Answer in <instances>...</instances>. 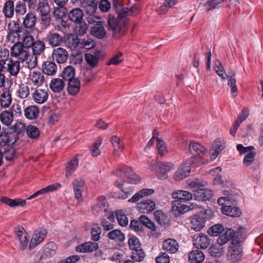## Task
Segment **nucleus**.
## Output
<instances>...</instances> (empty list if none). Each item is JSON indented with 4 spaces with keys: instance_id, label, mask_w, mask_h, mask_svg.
<instances>
[{
    "instance_id": "1",
    "label": "nucleus",
    "mask_w": 263,
    "mask_h": 263,
    "mask_svg": "<svg viewBox=\"0 0 263 263\" xmlns=\"http://www.w3.org/2000/svg\"><path fill=\"white\" fill-rule=\"evenodd\" d=\"M138 8L132 7L130 10H124L122 12H117L118 16L117 18L112 15H109L108 19V25L110 30H111L112 35L115 38H120L124 34L126 31V23L127 15L137 13Z\"/></svg>"
},
{
    "instance_id": "2",
    "label": "nucleus",
    "mask_w": 263,
    "mask_h": 263,
    "mask_svg": "<svg viewBox=\"0 0 263 263\" xmlns=\"http://www.w3.org/2000/svg\"><path fill=\"white\" fill-rule=\"evenodd\" d=\"M189 151L192 155L188 159L190 164L197 167L208 163V150L199 143L191 141L189 145Z\"/></svg>"
},
{
    "instance_id": "3",
    "label": "nucleus",
    "mask_w": 263,
    "mask_h": 263,
    "mask_svg": "<svg viewBox=\"0 0 263 263\" xmlns=\"http://www.w3.org/2000/svg\"><path fill=\"white\" fill-rule=\"evenodd\" d=\"M242 249L238 239H233L231 242L227 254L228 260L230 263H238L242 256Z\"/></svg>"
},
{
    "instance_id": "4",
    "label": "nucleus",
    "mask_w": 263,
    "mask_h": 263,
    "mask_svg": "<svg viewBox=\"0 0 263 263\" xmlns=\"http://www.w3.org/2000/svg\"><path fill=\"white\" fill-rule=\"evenodd\" d=\"M115 174L125 182L136 184L140 182L141 178L135 174L130 167H125L117 170Z\"/></svg>"
},
{
    "instance_id": "5",
    "label": "nucleus",
    "mask_w": 263,
    "mask_h": 263,
    "mask_svg": "<svg viewBox=\"0 0 263 263\" xmlns=\"http://www.w3.org/2000/svg\"><path fill=\"white\" fill-rule=\"evenodd\" d=\"M204 1L206 6L207 11H210L212 9H218L220 7L236 6L239 4V0H204Z\"/></svg>"
},
{
    "instance_id": "6",
    "label": "nucleus",
    "mask_w": 263,
    "mask_h": 263,
    "mask_svg": "<svg viewBox=\"0 0 263 263\" xmlns=\"http://www.w3.org/2000/svg\"><path fill=\"white\" fill-rule=\"evenodd\" d=\"M11 55L18 58L22 62L28 60L31 56L29 50L21 42H17L11 47Z\"/></svg>"
},
{
    "instance_id": "7",
    "label": "nucleus",
    "mask_w": 263,
    "mask_h": 263,
    "mask_svg": "<svg viewBox=\"0 0 263 263\" xmlns=\"http://www.w3.org/2000/svg\"><path fill=\"white\" fill-rule=\"evenodd\" d=\"M156 173L159 179L165 180L167 178V173L174 168V165L171 162H158Z\"/></svg>"
},
{
    "instance_id": "8",
    "label": "nucleus",
    "mask_w": 263,
    "mask_h": 263,
    "mask_svg": "<svg viewBox=\"0 0 263 263\" xmlns=\"http://www.w3.org/2000/svg\"><path fill=\"white\" fill-rule=\"evenodd\" d=\"M47 234V231L45 229L41 228L36 230L29 243V250H33L36 246L42 242L45 239Z\"/></svg>"
},
{
    "instance_id": "9",
    "label": "nucleus",
    "mask_w": 263,
    "mask_h": 263,
    "mask_svg": "<svg viewBox=\"0 0 263 263\" xmlns=\"http://www.w3.org/2000/svg\"><path fill=\"white\" fill-rule=\"evenodd\" d=\"M191 165H193L189 163V160L181 164L174 175V179L176 181H179L187 177L191 172Z\"/></svg>"
},
{
    "instance_id": "10",
    "label": "nucleus",
    "mask_w": 263,
    "mask_h": 263,
    "mask_svg": "<svg viewBox=\"0 0 263 263\" xmlns=\"http://www.w3.org/2000/svg\"><path fill=\"white\" fill-rule=\"evenodd\" d=\"M44 40L52 47L60 46L64 41L61 35L53 31H49L46 35Z\"/></svg>"
},
{
    "instance_id": "11",
    "label": "nucleus",
    "mask_w": 263,
    "mask_h": 263,
    "mask_svg": "<svg viewBox=\"0 0 263 263\" xmlns=\"http://www.w3.org/2000/svg\"><path fill=\"white\" fill-rule=\"evenodd\" d=\"M172 206L173 211L178 212V214H183L194 209L193 203L188 205V203L179 199H175L173 201Z\"/></svg>"
},
{
    "instance_id": "12",
    "label": "nucleus",
    "mask_w": 263,
    "mask_h": 263,
    "mask_svg": "<svg viewBox=\"0 0 263 263\" xmlns=\"http://www.w3.org/2000/svg\"><path fill=\"white\" fill-rule=\"evenodd\" d=\"M108 208V204L106 198L101 196L98 198L96 204L92 207V213L95 215H98L106 212Z\"/></svg>"
},
{
    "instance_id": "13",
    "label": "nucleus",
    "mask_w": 263,
    "mask_h": 263,
    "mask_svg": "<svg viewBox=\"0 0 263 263\" xmlns=\"http://www.w3.org/2000/svg\"><path fill=\"white\" fill-rule=\"evenodd\" d=\"M84 13L81 9L74 8L71 9L67 13V16L69 20L76 24L83 23Z\"/></svg>"
},
{
    "instance_id": "14",
    "label": "nucleus",
    "mask_w": 263,
    "mask_h": 263,
    "mask_svg": "<svg viewBox=\"0 0 263 263\" xmlns=\"http://www.w3.org/2000/svg\"><path fill=\"white\" fill-rule=\"evenodd\" d=\"M44 73L41 71H33L29 75L28 81L30 85L39 87L44 82Z\"/></svg>"
},
{
    "instance_id": "15",
    "label": "nucleus",
    "mask_w": 263,
    "mask_h": 263,
    "mask_svg": "<svg viewBox=\"0 0 263 263\" xmlns=\"http://www.w3.org/2000/svg\"><path fill=\"white\" fill-rule=\"evenodd\" d=\"M68 57L67 51L63 48L58 47L53 49L52 57L54 61L59 64H63L66 62Z\"/></svg>"
},
{
    "instance_id": "16",
    "label": "nucleus",
    "mask_w": 263,
    "mask_h": 263,
    "mask_svg": "<svg viewBox=\"0 0 263 263\" xmlns=\"http://www.w3.org/2000/svg\"><path fill=\"white\" fill-rule=\"evenodd\" d=\"M225 196L221 197L218 199V202L220 205H231L236 202L239 196L238 194H233L228 191H225L223 193Z\"/></svg>"
},
{
    "instance_id": "17",
    "label": "nucleus",
    "mask_w": 263,
    "mask_h": 263,
    "mask_svg": "<svg viewBox=\"0 0 263 263\" xmlns=\"http://www.w3.org/2000/svg\"><path fill=\"white\" fill-rule=\"evenodd\" d=\"M49 97L48 89H36L32 93L34 101L38 104H43L47 101Z\"/></svg>"
},
{
    "instance_id": "18",
    "label": "nucleus",
    "mask_w": 263,
    "mask_h": 263,
    "mask_svg": "<svg viewBox=\"0 0 263 263\" xmlns=\"http://www.w3.org/2000/svg\"><path fill=\"white\" fill-rule=\"evenodd\" d=\"M210 240L208 236L203 233H200L195 236L193 240V245L197 249H206L210 245Z\"/></svg>"
},
{
    "instance_id": "19",
    "label": "nucleus",
    "mask_w": 263,
    "mask_h": 263,
    "mask_svg": "<svg viewBox=\"0 0 263 263\" xmlns=\"http://www.w3.org/2000/svg\"><path fill=\"white\" fill-rule=\"evenodd\" d=\"M156 208L155 202L151 199L143 200L137 205V209L141 213H148L153 211Z\"/></svg>"
},
{
    "instance_id": "20",
    "label": "nucleus",
    "mask_w": 263,
    "mask_h": 263,
    "mask_svg": "<svg viewBox=\"0 0 263 263\" xmlns=\"http://www.w3.org/2000/svg\"><path fill=\"white\" fill-rule=\"evenodd\" d=\"M98 248V243L88 241L77 246L76 248V251L80 253H90L97 250Z\"/></svg>"
},
{
    "instance_id": "21",
    "label": "nucleus",
    "mask_w": 263,
    "mask_h": 263,
    "mask_svg": "<svg viewBox=\"0 0 263 263\" xmlns=\"http://www.w3.org/2000/svg\"><path fill=\"white\" fill-rule=\"evenodd\" d=\"M193 196L199 201L209 200L213 196V192L208 189H198L194 191Z\"/></svg>"
},
{
    "instance_id": "22",
    "label": "nucleus",
    "mask_w": 263,
    "mask_h": 263,
    "mask_svg": "<svg viewBox=\"0 0 263 263\" xmlns=\"http://www.w3.org/2000/svg\"><path fill=\"white\" fill-rule=\"evenodd\" d=\"M178 243L174 239L168 238L163 242V250L169 253L174 254L176 253L178 250Z\"/></svg>"
},
{
    "instance_id": "23",
    "label": "nucleus",
    "mask_w": 263,
    "mask_h": 263,
    "mask_svg": "<svg viewBox=\"0 0 263 263\" xmlns=\"http://www.w3.org/2000/svg\"><path fill=\"white\" fill-rule=\"evenodd\" d=\"M18 39L21 41V43L23 44V46L28 50L33 45L35 42L33 36L27 29L25 30L23 33L20 34Z\"/></svg>"
},
{
    "instance_id": "24",
    "label": "nucleus",
    "mask_w": 263,
    "mask_h": 263,
    "mask_svg": "<svg viewBox=\"0 0 263 263\" xmlns=\"http://www.w3.org/2000/svg\"><path fill=\"white\" fill-rule=\"evenodd\" d=\"M80 41L81 40L77 35L70 33L65 35V44L69 48H80Z\"/></svg>"
},
{
    "instance_id": "25",
    "label": "nucleus",
    "mask_w": 263,
    "mask_h": 263,
    "mask_svg": "<svg viewBox=\"0 0 263 263\" xmlns=\"http://www.w3.org/2000/svg\"><path fill=\"white\" fill-rule=\"evenodd\" d=\"M223 214L231 217H238L242 214L241 210L238 208L231 205H224L221 208Z\"/></svg>"
},
{
    "instance_id": "26",
    "label": "nucleus",
    "mask_w": 263,
    "mask_h": 263,
    "mask_svg": "<svg viewBox=\"0 0 263 263\" xmlns=\"http://www.w3.org/2000/svg\"><path fill=\"white\" fill-rule=\"evenodd\" d=\"M103 22L100 24H96L91 28L90 32L92 35L99 39L104 37L106 34V31L103 26Z\"/></svg>"
},
{
    "instance_id": "27",
    "label": "nucleus",
    "mask_w": 263,
    "mask_h": 263,
    "mask_svg": "<svg viewBox=\"0 0 263 263\" xmlns=\"http://www.w3.org/2000/svg\"><path fill=\"white\" fill-rule=\"evenodd\" d=\"M80 88L81 83L79 79L75 78L68 81L67 89L69 95H77L80 91Z\"/></svg>"
},
{
    "instance_id": "28",
    "label": "nucleus",
    "mask_w": 263,
    "mask_h": 263,
    "mask_svg": "<svg viewBox=\"0 0 263 263\" xmlns=\"http://www.w3.org/2000/svg\"><path fill=\"white\" fill-rule=\"evenodd\" d=\"M43 73L48 76H54L58 71L56 64L52 61H47L42 65Z\"/></svg>"
},
{
    "instance_id": "29",
    "label": "nucleus",
    "mask_w": 263,
    "mask_h": 263,
    "mask_svg": "<svg viewBox=\"0 0 263 263\" xmlns=\"http://www.w3.org/2000/svg\"><path fill=\"white\" fill-rule=\"evenodd\" d=\"M205 220L203 217L200 215H194L190 223V227L195 231H200L204 227Z\"/></svg>"
},
{
    "instance_id": "30",
    "label": "nucleus",
    "mask_w": 263,
    "mask_h": 263,
    "mask_svg": "<svg viewBox=\"0 0 263 263\" xmlns=\"http://www.w3.org/2000/svg\"><path fill=\"white\" fill-rule=\"evenodd\" d=\"M193 195L188 191L178 190L173 193L172 197L174 199H179L189 204V201L193 198Z\"/></svg>"
},
{
    "instance_id": "31",
    "label": "nucleus",
    "mask_w": 263,
    "mask_h": 263,
    "mask_svg": "<svg viewBox=\"0 0 263 263\" xmlns=\"http://www.w3.org/2000/svg\"><path fill=\"white\" fill-rule=\"evenodd\" d=\"M235 235V232L233 230L228 229L217 239V242L220 246H222L230 240H231L232 241L233 239H238L234 237Z\"/></svg>"
},
{
    "instance_id": "32",
    "label": "nucleus",
    "mask_w": 263,
    "mask_h": 263,
    "mask_svg": "<svg viewBox=\"0 0 263 263\" xmlns=\"http://www.w3.org/2000/svg\"><path fill=\"white\" fill-rule=\"evenodd\" d=\"M204 258V255L200 250H193L188 255V259L190 263H202Z\"/></svg>"
},
{
    "instance_id": "33",
    "label": "nucleus",
    "mask_w": 263,
    "mask_h": 263,
    "mask_svg": "<svg viewBox=\"0 0 263 263\" xmlns=\"http://www.w3.org/2000/svg\"><path fill=\"white\" fill-rule=\"evenodd\" d=\"M83 185L84 182L81 179H75L72 183L74 197L79 201L82 200V192Z\"/></svg>"
},
{
    "instance_id": "34",
    "label": "nucleus",
    "mask_w": 263,
    "mask_h": 263,
    "mask_svg": "<svg viewBox=\"0 0 263 263\" xmlns=\"http://www.w3.org/2000/svg\"><path fill=\"white\" fill-rule=\"evenodd\" d=\"M2 12L7 18H12L14 14V3L12 0H8L4 4Z\"/></svg>"
},
{
    "instance_id": "35",
    "label": "nucleus",
    "mask_w": 263,
    "mask_h": 263,
    "mask_svg": "<svg viewBox=\"0 0 263 263\" xmlns=\"http://www.w3.org/2000/svg\"><path fill=\"white\" fill-rule=\"evenodd\" d=\"M36 21V17L35 14L33 12L28 13L24 17L23 21V25L24 29H31L33 28L35 25Z\"/></svg>"
},
{
    "instance_id": "36",
    "label": "nucleus",
    "mask_w": 263,
    "mask_h": 263,
    "mask_svg": "<svg viewBox=\"0 0 263 263\" xmlns=\"http://www.w3.org/2000/svg\"><path fill=\"white\" fill-rule=\"evenodd\" d=\"M154 193V190L152 189H143L136 193L131 198L128 200L130 202H137L140 199L152 195Z\"/></svg>"
},
{
    "instance_id": "37",
    "label": "nucleus",
    "mask_w": 263,
    "mask_h": 263,
    "mask_svg": "<svg viewBox=\"0 0 263 263\" xmlns=\"http://www.w3.org/2000/svg\"><path fill=\"white\" fill-rule=\"evenodd\" d=\"M82 7L87 14H95L98 8V1L87 0Z\"/></svg>"
},
{
    "instance_id": "38",
    "label": "nucleus",
    "mask_w": 263,
    "mask_h": 263,
    "mask_svg": "<svg viewBox=\"0 0 263 263\" xmlns=\"http://www.w3.org/2000/svg\"><path fill=\"white\" fill-rule=\"evenodd\" d=\"M61 186V185L60 183H55L54 184H51L50 185H48V186L43 188L41 189L40 190L36 192L34 194H33L32 195H31L29 198H28V199H32L36 197L39 195H43L45 194L48 192H53L59 187Z\"/></svg>"
},
{
    "instance_id": "39",
    "label": "nucleus",
    "mask_w": 263,
    "mask_h": 263,
    "mask_svg": "<svg viewBox=\"0 0 263 263\" xmlns=\"http://www.w3.org/2000/svg\"><path fill=\"white\" fill-rule=\"evenodd\" d=\"M8 30L9 32L17 34L18 37L20 34L23 33L26 29L21 27L17 22L12 21L8 24Z\"/></svg>"
},
{
    "instance_id": "40",
    "label": "nucleus",
    "mask_w": 263,
    "mask_h": 263,
    "mask_svg": "<svg viewBox=\"0 0 263 263\" xmlns=\"http://www.w3.org/2000/svg\"><path fill=\"white\" fill-rule=\"evenodd\" d=\"M24 114L26 118L28 119H35L39 115V109L35 105H30L24 110Z\"/></svg>"
},
{
    "instance_id": "41",
    "label": "nucleus",
    "mask_w": 263,
    "mask_h": 263,
    "mask_svg": "<svg viewBox=\"0 0 263 263\" xmlns=\"http://www.w3.org/2000/svg\"><path fill=\"white\" fill-rule=\"evenodd\" d=\"M67 13V8L63 6H55L52 11L53 16L55 21L62 19Z\"/></svg>"
},
{
    "instance_id": "42",
    "label": "nucleus",
    "mask_w": 263,
    "mask_h": 263,
    "mask_svg": "<svg viewBox=\"0 0 263 263\" xmlns=\"http://www.w3.org/2000/svg\"><path fill=\"white\" fill-rule=\"evenodd\" d=\"M110 141L114 146V155L116 156H119L123 149V143L121 141L120 139L116 136H112Z\"/></svg>"
},
{
    "instance_id": "43",
    "label": "nucleus",
    "mask_w": 263,
    "mask_h": 263,
    "mask_svg": "<svg viewBox=\"0 0 263 263\" xmlns=\"http://www.w3.org/2000/svg\"><path fill=\"white\" fill-rule=\"evenodd\" d=\"M100 54V51L95 52L93 54L87 53L85 54V60L90 66L95 67L97 65Z\"/></svg>"
},
{
    "instance_id": "44",
    "label": "nucleus",
    "mask_w": 263,
    "mask_h": 263,
    "mask_svg": "<svg viewBox=\"0 0 263 263\" xmlns=\"http://www.w3.org/2000/svg\"><path fill=\"white\" fill-rule=\"evenodd\" d=\"M49 86L54 92H60L64 87L63 81L60 78H54L51 81Z\"/></svg>"
},
{
    "instance_id": "45",
    "label": "nucleus",
    "mask_w": 263,
    "mask_h": 263,
    "mask_svg": "<svg viewBox=\"0 0 263 263\" xmlns=\"http://www.w3.org/2000/svg\"><path fill=\"white\" fill-rule=\"evenodd\" d=\"M223 149V146L221 141H215L212 145L210 152L211 160H215Z\"/></svg>"
},
{
    "instance_id": "46",
    "label": "nucleus",
    "mask_w": 263,
    "mask_h": 263,
    "mask_svg": "<svg viewBox=\"0 0 263 263\" xmlns=\"http://www.w3.org/2000/svg\"><path fill=\"white\" fill-rule=\"evenodd\" d=\"M2 201L11 207H15L16 206H24L26 203L25 200L21 199H12L6 197H3Z\"/></svg>"
},
{
    "instance_id": "47",
    "label": "nucleus",
    "mask_w": 263,
    "mask_h": 263,
    "mask_svg": "<svg viewBox=\"0 0 263 263\" xmlns=\"http://www.w3.org/2000/svg\"><path fill=\"white\" fill-rule=\"evenodd\" d=\"M0 121L6 126H9L13 121V115L8 110L2 111L0 114Z\"/></svg>"
},
{
    "instance_id": "48",
    "label": "nucleus",
    "mask_w": 263,
    "mask_h": 263,
    "mask_svg": "<svg viewBox=\"0 0 263 263\" xmlns=\"http://www.w3.org/2000/svg\"><path fill=\"white\" fill-rule=\"evenodd\" d=\"M31 48L34 56L40 55L44 51L45 44L44 42L41 40H36L35 41L33 45Z\"/></svg>"
},
{
    "instance_id": "49",
    "label": "nucleus",
    "mask_w": 263,
    "mask_h": 263,
    "mask_svg": "<svg viewBox=\"0 0 263 263\" xmlns=\"http://www.w3.org/2000/svg\"><path fill=\"white\" fill-rule=\"evenodd\" d=\"M8 71L12 76H16L20 70L19 61H13L12 59L9 60L7 64Z\"/></svg>"
},
{
    "instance_id": "50",
    "label": "nucleus",
    "mask_w": 263,
    "mask_h": 263,
    "mask_svg": "<svg viewBox=\"0 0 263 263\" xmlns=\"http://www.w3.org/2000/svg\"><path fill=\"white\" fill-rule=\"evenodd\" d=\"M75 75V69L71 66L66 67L63 70L61 76L62 78L66 81H68L72 79H74Z\"/></svg>"
},
{
    "instance_id": "51",
    "label": "nucleus",
    "mask_w": 263,
    "mask_h": 263,
    "mask_svg": "<svg viewBox=\"0 0 263 263\" xmlns=\"http://www.w3.org/2000/svg\"><path fill=\"white\" fill-rule=\"evenodd\" d=\"M35 10L39 14L40 16H41L49 13L50 12V8L47 2L43 1H39V5Z\"/></svg>"
},
{
    "instance_id": "52",
    "label": "nucleus",
    "mask_w": 263,
    "mask_h": 263,
    "mask_svg": "<svg viewBox=\"0 0 263 263\" xmlns=\"http://www.w3.org/2000/svg\"><path fill=\"white\" fill-rule=\"evenodd\" d=\"M12 102L11 95L8 91H4L0 96V105L4 108H7Z\"/></svg>"
},
{
    "instance_id": "53",
    "label": "nucleus",
    "mask_w": 263,
    "mask_h": 263,
    "mask_svg": "<svg viewBox=\"0 0 263 263\" xmlns=\"http://www.w3.org/2000/svg\"><path fill=\"white\" fill-rule=\"evenodd\" d=\"M27 11L26 3L24 2L18 1L14 5V12L16 17L24 15Z\"/></svg>"
},
{
    "instance_id": "54",
    "label": "nucleus",
    "mask_w": 263,
    "mask_h": 263,
    "mask_svg": "<svg viewBox=\"0 0 263 263\" xmlns=\"http://www.w3.org/2000/svg\"><path fill=\"white\" fill-rule=\"evenodd\" d=\"M228 85L230 88L232 96L233 98L237 96L238 89L236 86V80L235 75L233 73L231 76H228Z\"/></svg>"
},
{
    "instance_id": "55",
    "label": "nucleus",
    "mask_w": 263,
    "mask_h": 263,
    "mask_svg": "<svg viewBox=\"0 0 263 263\" xmlns=\"http://www.w3.org/2000/svg\"><path fill=\"white\" fill-rule=\"evenodd\" d=\"M78 160L76 158L71 160L66 166L65 176L66 178L70 176L78 166Z\"/></svg>"
},
{
    "instance_id": "56",
    "label": "nucleus",
    "mask_w": 263,
    "mask_h": 263,
    "mask_svg": "<svg viewBox=\"0 0 263 263\" xmlns=\"http://www.w3.org/2000/svg\"><path fill=\"white\" fill-rule=\"evenodd\" d=\"M108 237L112 240L118 241H122L125 239V235L121 231L116 229L108 233Z\"/></svg>"
},
{
    "instance_id": "57",
    "label": "nucleus",
    "mask_w": 263,
    "mask_h": 263,
    "mask_svg": "<svg viewBox=\"0 0 263 263\" xmlns=\"http://www.w3.org/2000/svg\"><path fill=\"white\" fill-rule=\"evenodd\" d=\"M30 94L29 87L25 85L22 84L19 85L18 89L16 91V96L21 99H25L27 98Z\"/></svg>"
},
{
    "instance_id": "58",
    "label": "nucleus",
    "mask_w": 263,
    "mask_h": 263,
    "mask_svg": "<svg viewBox=\"0 0 263 263\" xmlns=\"http://www.w3.org/2000/svg\"><path fill=\"white\" fill-rule=\"evenodd\" d=\"M224 231V228L221 224H216L209 229L208 234L213 237L219 235L222 231Z\"/></svg>"
},
{
    "instance_id": "59",
    "label": "nucleus",
    "mask_w": 263,
    "mask_h": 263,
    "mask_svg": "<svg viewBox=\"0 0 263 263\" xmlns=\"http://www.w3.org/2000/svg\"><path fill=\"white\" fill-rule=\"evenodd\" d=\"M154 215L156 221L161 226H164L167 223V216L162 211H156L154 213Z\"/></svg>"
},
{
    "instance_id": "60",
    "label": "nucleus",
    "mask_w": 263,
    "mask_h": 263,
    "mask_svg": "<svg viewBox=\"0 0 263 263\" xmlns=\"http://www.w3.org/2000/svg\"><path fill=\"white\" fill-rule=\"evenodd\" d=\"M26 133L30 138L36 139L40 135V131L37 127L30 125L26 127Z\"/></svg>"
},
{
    "instance_id": "61",
    "label": "nucleus",
    "mask_w": 263,
    "mask_h": 263,
    "mask_svg": "<svg viewBox=\"0 0 263 263\" xmlns=\"http://www.w3.org/2000/svg\"><path fill=\"white\" fill-rule=\"evenodd\" d=\"M56 249L57 246L54 242H48L45 246L44 249V254L46 257H50L51 256H53L55 253Z\"/></svg>"
},
{
    "instance_id": "62",
    "label": "nucleus",
    "mask_w": 263,
    "mask_h": 263,
    "mask_svg": "<svg viewBox=\"0 0 263 263\" xmlns=\"http://www.w3.org/2000/svg\"><path fill=\"white\" fill-rule=\"evenodd\" d=\"M95 45L96 43L93 40L86 37L81 40L80 48H84L89 50L95 47Z\"/></svg>"
},
{
    "instance_id": "63",
    "label": "nucleus",
    "mask_w": 263,
    "mask_h": 263,
    "mask_svg": "<svg viewBox=\"0 0 263 263\" xmlns=\"http://www.w3.org/2000/svg\"><path fill=\"white\" fill-rule=\"evenodd\" d=\"M26 127L25 125L21 122H17L10 127V130L18 135L25 132Z\"/></svg>"
},
{
    "instance_id": "64",
    "label": "nucleus",
    "mask_w": 263,
    "mask_h": 263,
    "mask_svg": "<svg viewBox=\"0 0 263 263\" xmlns=\"http://www.w3.org/2000/svg\"><path fill=\"white\" fill-rule=\"evenodd\" d=\"M116 217L120 226L122 227L127 226L128 222V218L122 211H117L116 212Z\"/></svg>"
}]
</instances>
